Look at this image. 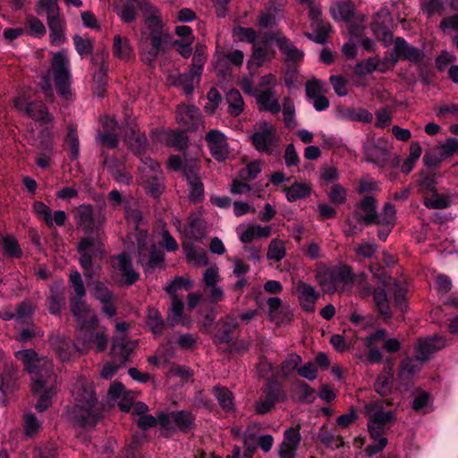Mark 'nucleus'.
<instances>
[{"label": "nucleus", "mask_w": 458, "mask_h": 458, "mask_svg": "<svg viewBox=\"0 0 458 458\" xmlns=\"http://www.w3.org/2000/svg\"><path fill=\"white\" fill-rule=\"evenodd\" d=\"M125 219L132 224L135 229H138L142 221V212L138 207L136 202L130 203L125 201L123 203Z\"/></svg>", "instance_id": "bf43d9fd"}, {"label": "nucleus", "mask_w": 458, "mask_h": 458, "mask_svg": "<svg viewBox=\"0 0 458 458\" xmlns=\"http://www.w3.org/2000/svg\"><path fill=\"white\" fill-rule=\"evenodd\" d=\"M367 412V428L369 437L386 435L396 420L392 411H385L381 401H372L365 403Z\"/></svg>", "instance_id": "39448f33"}, {"label": "nucleus", "mask_w": 458, "mask_h": 458, "mask_svg": "<svg viewBox=\"0 0 458 458\" xmlns=\"http://www.w3.org/2000/svg\"><path fill=\"white\" fill-rule=\"evenodd\" d=\"M138 346L137 341H132L126 335L113 339L110 351L111 360L115 364L124 367L130 361V356Z\"/></svg>", "instance_id": "f3484780"}, {"label": "nucleus", "mask_w": 458, "mask_h": 458, "mask_svg": "<svg viewBox=\"0 0 458 458\" xmlns=\"http://www.w3.org/2000/svg\"><path fill=\"white\" fill-rule=\"evenodd\" d=\"M377 199L373 195H365L354 205L353 218L360 225H374L377 218Z\"/></svg>", "instance_id": "4468645a"}, {"label": "nucleus", "mask_w": 458, "mask_h": 458, "mask_svg": "<svg viewBox=\"0 0 458 458\" xmlns=\"http://www.w3.org/2000/svg\"><path fill=\"white\" fill-rule=\"evenodd\" d=\"M286 199L289 202L307 198L310 194V187L306 182H294L290 187H285Z\"/></svg>", "instance_id": "3c124183"}, {"label": "nucleus", "mask_w": 458, "mask_h": 458, "mask_svg": "<svg viewBox=\"0 0 458 458\" xmlns=\"http://www.w3.org/2000/svg\"><path fill=\"white\" fill-rule=\"evenodd\" d=\"M373 300L375 305L377 307L378 315L384 319H390L393 316V311L391 310L387 293L382 287H377L374 289L372 293Z\"/></svg>", "instance_id": "c9c22d12"}, {"label": "nucleus", "mask_w": 458, "mask_h": 458, "mask_svg": "<svg viewBox=\"0 0 458 458\" xmlns=\"http://www.w3.org/2000/svg\"><path fill=\"white\" fill-rule=\"evenodd\" d=\"M112 267L119 272L125 285H132L140 279V274L134 269L131 258L127 252L113 256Z\"/></svg>", "instance_id": "a211bd4d"}, {"label": "nucleus", "mask_w": 458, "mask_h": 458, "mask_svg": "<svg viewBox=\"0 0 458 458\" xmlns=\"http://www.w3.org/2000/svg\"><path fill=\"white\" fill-rule=\"evenodd\" d=\"M388 292L394 297L395 306L402 312L407 310V290L398 282H394L388 289Z\"/></svg>", "instance_id": "6e6d98bb"}, {"label": "nucleus", "mask_w": 458, "mask_h": 458, "mask_svg": "<svg viewBox=\"0 0 458 458\" xmlns=\"http://www.w3.org/2000/svg\"><path fill=\"white\" fill-rule=\"evenodd\" d=\"M436 171H420L419 174V179L417 181L418 191L422 194H428L429 192L437 190L436 184Z\"/></svg>", "instance_id": "09e8293b"}, {"label": "nucleus", "mask_w": 458, "mask_h": 458, "mask_svg": "<svg viewBox=\"0 0 458 458\" xmlns=\"http://www.w3.org/2000/svg\"><path fill=\"white\" fill-rule=\"evenodd\" d=\"M301 361L302 359L299 354L290 353L280 365L281 375L284 377H288L294 370L298 371Z\"/></svg>", "instance_id": "0e129e2a"}, {"label": "nucleus", "mask_w": 458, "mask_h": 458, "mask_svg": "<svg viewBox=\"0 0 458 458\" xmlns=\"http://www.w3.org/2000/svg\"><path fill=\"white\" fill-rule=\"evenodd\" d=\"M176 121L186 131H194L199 129L200 114L194 106H180L176 110Z\"/></svg>", "instance_id": "412c9836"}, {"label": "nucleus", "mask_w": 458, "mask_h": 458, "mask_svg": "<svg viewBox=\"0 0 458 458\" xmlns=\"http://www.w3.org/2000/svg\"><path fill=\"white\" fill-rule=\"evenodd\" d=\"M240 331V322L238 318L228 313L220 318L214 326V331L211 335L215 345L232 344L235 338V334Z\"/></svg>", "instance_id": "9b49d317"}, {"label": "nucleus", "mask_w": 458, "mask_h": 458, "mask_svg": "<svg viewBox=\"0 0 458 458\" xmlns=\"http://www.w3.org/2000/svg\"><path fill=\"white\" fill-rule=\"evenodd\" d=\"M117 127L118 124L114 119L107 118L103 123V131H98L96 136L97 142L111 149L116 148L119 145Z\"/></svg>", "instance_id": "cd10ccee"}, {"label": "nucleus", "mask_w": 458, "mask_h": 458, "mask_svg": "<svg viewBox=\"0 0 458 458\" xmlns=\"http://www.w3.org/2000/svg\"><path fill=\"white\" fill-rule=\"evenodd\" d=\"M188 221V226L184 229L186 236L194 241H201L206 235L205 221L201 216L191 213Z\"/></svg>", "instance_id": "72a5a7b5"}, {"label": "nucleus", "mask_w": 458, "mask_h": 458, "mask_svg": "<svg viewBox=\"0 0 458 458\" xmlns=\"http://www.w3.org/2000/svg\"><path fill=\"white\" fill-rule=\"evenodd\" d=\"M296 290L301 309L306 312H313L315 303L320 296L319 293L316 291L314 286L302 281L298 283Z\"/></svg>", "instance_id": "c756f323"}, {"label": "nucleus", "mask_w": 458, "mask_h": 458, "mask_svg": "<svg viewBox=\"0 0 458 458\" xmlns=\"http://www.w3.org/2000/svg\"><path fill=\"white\" fill-rule=\"evenodd\" d=\"M0 242L3 247L4 254L11 259H21L23 255V251L16 240L13 235L3 236L0 239Z\"/></svg>", "instance_id": "8fccbe9b"}, {"label": "nucleus", "mask_w": 458, "mask_h": 458, "mask_svg": "<svg viewBox=\"0 0 458 458\" xmlns=\"http://www.w3.org/2000/svg\"><path fill=\"white\" fill-rule=\"evenodd\" d=\"M158 422L161 429L165 431L163 436L166 437L175 431L188 434L196 428L195 416L191 412L183 410L169 413L159 412Z\"/></svg>", "instance_id": "0eeeda50"}, {"label": "nucleus", "mask_w": 458, "mask_h": 458, "mask_svg": "<svg viewBox=\"0 0 458 458\" xmlns=\"http://www.w3.org/2000/svg\"><path fill=\"white\" fill-rule=\"evenodd\" d=\"M396 51L401 54L402 60L419 64L424 59V52L410 44L401 37L395 38Z\"/></svg>", "instance_id": "2f4dec72"}, {"label": "nucleus", "mask_w": 458, "mask_h": 458, "mask_svg": "<svg viewBox=\"0 0 458 458\" xmlns=\"http://www.w3.org/2000/svg\"><path fill=\"white\" fill-rule=\"evenodd\" d=\"M165 262V254L157 246L150 244L149 251L147 253V260L144 264H140L146 272H152L156 268H162Z\"/></svg>", "instance_id": "37998d69"}, {"label": "nucleus", "mask_w": 458, "mask_h": 458, "mask_svg": "<svg viewBox=\"0 0 458 458\" xmlns=\"http://www.w3.org/2000/svg\"><path fill=\"white\" fill-rule=\"evenodd\" d=\"M392 18L386 8H381L374 16L370 24L373 34L377 39L381 41L385 47L393 43V33L390 30Z\"/></svg>", "instance_id": "2eb2a0df"}, {"label": "nucleus", "mask_w": 458, "mask_h": 458, "mask_svg": "<svg viewBox=\"0 0 458 458\" xmlns=\"http://www.w3.org/2000/svg\"><path fill=\"white\" fill-rule=\"evenodd\" d=\"M389 145L384 138L369 140L363 145V152L368 162L384 167L389 155Z\"/></svg>", "instance_id": "dca6fc26"}, {"label": "nucleus", "mask_w": 458, "mask_h": 458, "mask_svg": "<svg viewBox=\"0 0 458 458\" xmlns=\"http://www.w3.org/2000/svg\"><path fill=\"white\" fill-rule=\"evenodd\" d=\"M51 71L57 94L64 99L69 100L72 95L71 89L72 75L70 63L64 51L54 54L51 62Z\"/></svg>", "instance_id": "423d86ee"}, {"label": "nucleus", "mask_w": 458, "mask_h": 458, "mask_svg": "<svg viewBox=\"0 0 458 458\" xmlns=\"http://www.w3.org/2000/svg\"><path fill=\"white\" fill-rule=\"evenodd\" d=\"M445 341L442 337H428L424 339H419L415 346L417 354L422 360H428L430 356L444 348Z\"/></svg>", "instance_id": "7c9ffc66"}, {"label": "nucleus", "mask_w": 458, "mask_h": 458, "mask_svg": "<svg viewBox=\"0 0 458 458\" xmlns=\"http://www.w3.org/2000/svg\"><path fill=\"white\" fill-rule=\"evenodd\" d=\"M101 156L104 157L103 165L108 169L118 183L130 185L132 182V175L127 171L123 162L118 160L115 157H109L105 150L101 151Z\"/></svg>", "instance_id": "aec40b11"}, {"label": "nucleus", "mask_w": 458, "mask_h": 458, "mask_svg": "<svg viewBox=\"0 0 458 458\" xmlns=\"http://www.w3.org/2000/svg\"><path fill=\"white\" fill-rule=\"evenodd\" d=\"M65 288L62 283L50 286L46 307L51 315L59 316L65 307Z\"/></svg>", "instance_id": "b1692460"}, {"label": "nucleus", "mask_w": 458, "mask_h": 458, "mask_svg": "<svg viewBox=\"0 0 458 458\" xmlns=\"http://www.w3.org/2000/svg\"><path fill=\"white\" fill-rule=\"evenodd\" d=\"M262 394L255 403V412L265 415L272 411L275 405L286 399L283 385L276 379H267L261 389Z\"/></svg>", "instance_id": "1a4fd4ad"}, {"label": "nucleus", "mask_w": 458, "mask_h": 458, "mask_svg": "<svg viewBox=\"0 0 458 458\" xmlns=\"http://www.w3.org/2000/svg\"><path fill=\"white\" fill-rule=\"evenodd\" d=\"M158 140L168 148L182 151L187 148L189 137L185 131L164 130L160 131Z\"/></svg>", "instance_id": "393cba45"}, {"label": "nucleus", "mask_w": 458, "mask_h": 458, "mask_svg": "<svg viewBox=\"0 0 458 458\" xmlns=\"http://www.w3.org/2000/svg\"><path fill=\"white\" fill-rule=\"evenodd\" d=\"M139 180L146 193L152 198H158L165 190L164 176L162 171H156L153 174L140 175Z\"/></svg>", "instance_id": "c85d7f7f"}, {"label": "nucleus", "mask_w": 458, "mask_h": 458, "mask_svg": "<svg viewBox=\"0 0 458 458\" xmlns=\"http://www.w3.org/2000/svg\"><path fill=\"white\" fill-rule=\"evenodd\" d=\"M253 148L259 153L272 155L278 148V136L274 125L264 121L259 123L258 130L250 136Z\"/></svg>", "instance_id": "9d476101"}, {"label": "nucleus", "mask_w": 458, "mask_h": 458, "mask_svg": "<svg viewBox=\"0 0 458 458\" xmlns=\"http://www.w3.org/2000/svg\"><path fill=\"white\" fill-rule=\"evenodd\" d=\"M275 96L276 91L272 89H256L253 93L259 110L270 112L273 114L281 111V105Z\"/></svg>", "instance_id": "a878e982"}, {"label": "nucleus", "mask_w": 458, "mask_h": 458, "mask_svg": "<svg viewBox=\"0 0 458 458\" xmlns=\"http://www.w3.org/2000/svg\"><path fill=\"white\" fill-rule=\"evenodd\" d=\"M73 44L77 53L81 56L91 55L94 49L93 40L89 38H82L80 35L73 36Z\"/></svg>", "instance_id": "774afa93"}, {"label": "nucleus", "mask_w": 458, "mask_h": 458, "mask_svg": "<svg viewBox=\"0 0 458 458\" xmlns=\"http://www.w3.org/2000/svg\"><path fill=\"white\" fill-rule=\"evenodd\" d=\"M70 307L71 312L80 324V327L82 326V322L88 321L91 315H95L93 312H91L89 306L85 301V298L71 297Z\"/></svg>", "instance_id": "4c0bfd02"}, {"label": "nucleus", "mask_w": 458, "mask_h": 458, "mask_svg": "<svg viewBox=\"0 0 458 458\" xmlns=\"http://www.w3.org/2000/svg\"><path fill=\"white\" fill-rule=\"evenodd\" d=\"M16 378L17 369L13 365L6 366L1 376L0 389L4 393L7 391H12L14 388Z\"/></svg>", "instance_id": "69168bd1"}, {"label": "nucleus", "mask_w": 458, "mask_h": 458, "mask_svg": "<svg viewBox=\"0 0 458 458\" xmlns=\"http://www.w3.org/2000/svg\"><path fill=\"white\" fill-rule=\"evenodd\" d=\"M293 385L298 391L296 397L298 402L311 403L315 401V389L309 384L301 380H297Z\"/></svg>", "instance_id": "052dcab7"}, {"label": "nucleus", "mask_w": 458, "mask_h": 458, "mask_svg": "<svg viewBox=\"0 0 458 458\" xmlns=\"http://www.w3.org/2000/svg\"><path fill=\"white\" fill-rule=\"evenodd\" d=\"M189 187L188 199L190 202L197 204L204 199V184L201 178L187 182Z\"/></svg>", "instance_id": "680f3d73"}, {"label": "nucleus", "mask_w": 458, "mask_h": 458, "mask_svg": "<svg viewBox=\"0 0 458 458\" xmlns=\"http://www.w3.org/2000/svg\"><path fill=\"white\" fill-rule=\"evenodd\" d=\"M15 358L21 360L32 381V392L40 393L44 388L53 387L55 375L53 364L46 358L38 357L33 349L15 352Z\"/></svg>", "instance_id": "20e7f679"}, {"label": "nucleus", "mask_w": 458, "mask_h": 458, "mask_svg": "<svg viewBox=\"0 0 458 458\" xmlns=\"http://www.w3.org/2000/svg\"><path fill=\"white\" fill-rule=\"evenodd\" d=\"M15 106L18 109L23 110L25 114L37 122L50 123L53 116L49 114L47 106L40 100L23 103L17 101Z\"/></svg>", "instance_id": "4be33fe9"}, {"label": "nucleus", "mask_w": 458, "mask_h": 458, "mask_svg": "<svg viewBox=\"0 0 458 458\" xmlns=\"http://www.w3.org/2000/svg\"><path fill=\"white\" fill-rule=\"evenodd\" d=\"M49 28V39L52 45L60 46L66 40L65 38V21L60 17L47 20Z\"/></svg>", "instance_id": "58836bf2"}, {"label": "nucleus", "mask_w": 458, "mask_h": 458, "mask_svg": "<svg viewBox=\"0 0 458 458\" xmlns=\"http://www.w3.org/2000/svg\"><path fill=\"white\" fill-rule=\"evenodd\" d=\"M228 104V114L231 116H239L244 109V101L241 92L236 89H232L226 93L225 97Z\"/></svg>", "instance_id": "a18cd8bd"}, {"label": "nucleus", "mask_w": 458, "mask_h": 458, "mask_svg": "<svg viewBox=\"0 0 458 458\" xmlns=\"http://www.w3.org/2000/svg\"><path fill=\"white\" fill-rule=\"evenodd\" d=\"M98 319L97 315H91L88 321L80 327V340L85 350L95 348L96 352H102L107 347L108 338L106 329L97 330Z\"/></svg>", "instance_id": "6e6552de"}, {"label": "nucleus", "mask_w": 458, "mask_h": 458, "mask_svg": "<svg viewBox=\"0 0 458 458\" xmlns=\"http://www.w3.org/2000/svg\"><path fill=\"white\" fill-rule=\"evenodd\" d=\"M424 362L425 360H422L418 354L404 358L400 363V376L407 377L414 376L421 369Z\"/></svg>", "instance_id": "49530a36"}, {"label": "nucleus", "mask_w": 458, "mask_h": 458, "mask_svg": "<svg viewBox=\"0 0 458 458\" xmlns=\"http://www.w3.org/2000/svg\"><path fill=\"white\" fill-rule=\"evenodd\" d=\"M277 47L280 52L285 55V61L287 62L298 63L304 57V53L298 49L285 36H279Z\"/></svg>", "instance_id": "e433bc0d"}, {"label": "nucleus", "mask_w": 458, "mask_h": 458, "mask_svg": "<svg viewBox=\"0 0 458 458\" xmlns=\"http://www.w3.org/2000/svg\"><path fill=\"white\" fill-rule=\"evenodd\" d=\"M32 209L38 219L45 223L48 228L55 225L62 227L68 218L64 210H56L52 214L51 208L42 201H35Z\"/></svg>", "instance_id": "6ab92c4d"}, {"label": "nucleus", "mask_w": 458, "mask_h": 458, "mask_svg": "<svg viewBox=\"0 0 458 458\" xmlns=\"http://www.w3.org/2000/svg\"><path fill=\"white\" fill-rule=\"evenodd\" d=\"M354 4L352 1L341 2L332 11L333 17L335 20H343L347 22L354 16Z\"/></svg>", "instance_id": "13d9d810"}, {"label": "nucleus", "mask_w": 458, "mask_h": 458, "mask_svg": "<svg viewBox=\"0 0 458 458\" xmlns=\"http://www.w3.org/2000/svg\"><path fill=\"white\" fill-rule=\"evenodd\" d=\"M274 51L270 50V47H267L257 41L252 45L251 55L248 61V67H261L267 60L271 59L270 54L274 55Z\"/></svg>", "instance_id": "ea45409f"}, {"label": "nucleus", "mask_w": 458, "mask_h": 458, "mask_svg": "<svg viewBox=\"0 0 458 458\" xmlns=\"http://www.w3.org/2000/svg\"><path fill=\"white\" fill-rule=\"evenodd\" d=\"M271 233V227L268 225H250L240 233V240L243 243H250L256 238H267Z\"/></svg>", "instance_id": "79ce46f5"}, {"label": "nucleus", "mask_w": 458, "mask_h": 458, "mask_svg": "<svg viewBox=\"0 0 458 458\" xmlns=\"http://www.w3.org/2000/svg\"><path fill=\"white\" fill-rule=\"evenodd\" d=\"M243 59L244 55L242 50L236 49L228 53H221L216 61V69L220 73L229 69V64L239 67L242 64Z\"/></svg>", "instance_id": "f704fd0d"}, {"label": "nucleus", "mask_w": 458, "mask_h": 458, "mask_svg": "<svg viewBox=\"0 0 458 458\" xmlns=\"http://www.w3.org/2000/svg\"><path fill=\"white\" fill-rule=\"evenodd\" d=\"M212 394L216 398L219 405L225 411H233L234 409L233 405V393L225 386H215L212 389Z\"/></svg>", "instance_id": "603ef678"}, {"label": "nucleus", "mask_w": 458, "mask_h": 458, "mask_svg": "<svg viewBox=\"0 0 458 458\" xmlns=\"http://www.w3.org/2000/svg\"><path fill=\"white\" fill-rule=\"evenodd\" d=\"M52 348L62 361H68L76 352H81L76 344L69 337L59 335L49 339Z\"/></svg>", "instance_id": "5701e85b"}, {"label": "nucleus", "mask_w": 458, "mask_h": 458, "mask_svg": "<svg viewBox=\"0 0 458 458\" xmlns=\"http://www.w3.org/2000/svg\"><path fill=\"white\" fill-rule=\"evenodd\" d=\"M114 56L122 60H127L132 54L130 40L120 35H115L113 42Z\"/></svg>", "instance_id": "de8ad7c7"}, {"label": "nucleus", "mask_w": 458, "mask_h": 458, "mask_svg": "<svg viewBox=\"0 0 458 458\" xmlns=\"http://www.w3.org/2000/svg\"><path fill=\"white\" fill-rule=\"evenodd\" d=\"M204 140L211 157L216 161L224 162L229 157L231 149L228 139L224 132L217 129H211L206 133Z\"/></svg>", "instance_id": "f8f14e48"}, {"label": "nucleus", "mask_w": 458, "mask_h": 458, "mask_svg": "<svg viewBox=\"0 0 458 458\" xmlns=\"http://www.w3.org/2000/svg\"><path fill=\"white\" fill-rule=\"evenodd\" d=\"M422 148L418 142H412L410 146L409 157L403 162L401 171L406 174H410L416 162L421 156Z\"/></svg>", "instance_id": "4d7b16f0"}, {"label": "nucleus", "mask_w": 458, "mask_h": 458, "mask_svg": "<svg viewBox=\"0 0 458 458\" xmlns=\"http://www.w3.org/2000/svg\"><path fill=\"white\" fill-rule=\"evenodd\" d=\"M423 204L431 209H444L451 206L452 200L447 194H439L437 190L424 196Z\"/></svg>", "instance_id": "c03bdc74"}, {"label": "nucleus", "mask_w": 458, "mask_h": 458, "mask_svg": "<svg viewBox=\"0 0 458 458\" xmlns=\"http://www.w3.org/2000/svg\"><path fill=\"white\" fill-rule=\"evenodd\" d=\"M200 76H197L192 71L182 73L178 76L175 84L181 86L186 95H191L194 90L195 81L199 82Z\"/></svg>", "instance_id": "e2e57ef3"}, {"label": "nucleus", "mask_w": 458, "mask_h": 458, "mask_svg": "<svg viewBox=\"0 0 458 458\" xmlns=\"http://www.w3.org/2000/svg\"><path fill=\"white\" fill-rule=\"evenodd\" d=\"M72 394L79 412L74 415V423L83 428L95 427L101 418L93 384L84 377L77 378Z\"/></svg>", "instance_id": "f03ea898"}, {"label": "nucleus", "mask_w": 458, "mask_h": 458, "mask_svg": "<svg viewBox=\"0 0 458 458\" xmlns=\"http://www.w3.org/2000/svg\"><path fill=\"white\" fill-rule=\"evenodd\" d=\"M184 304L179 297L172 299L171 305L166 314V323L169 327H174L181 325L190 327L191 326V318L183 315Z\"/></svg>", "instance_id": "bb28decb"}, {"label": "nucleus", "mask_w": 458, "mask_h": 458, "mask_svg": "<svg viewBox=\"0 0 458 458\" xmlns=\"http://www.w3.org/2000/svg\"><path fill=\"white\" fill-rule=\"evenodd\" d=\"M316 281L326 293L331 294L335 293L337 290L335 277H334L332 269H324L317 272Z\"/></svg>", "instance_id": "864d4df0"}, {"label": "nucleus", "mask_w": 458, "mask_h": 458, "mask_svg": "<svg viewBox=\"0 0 458 458\" xmlns=\"http://www.w3.org/2000/svg\"><path fill=\"white\" fill-rule=\"evenodd\" d=\"M78 228L81 229L85 236L81 238L77 246L80 254L79 263L83 269L85 277H92L93 259L97 257L102 259L105 254V246L98 237H91L94 232V215L91 205H81L74 216Z\"/></svg>", "instance_id": "f257e3e1"}, {"label": "nucleus", "mask_w": 458, "mask_h": 458, "mask_svg": "<svg viewBox=\"0 0 458 458\" xmlns=\"http://www.w3.org/2000/svg\"><path fill=\"white\" fill-rule=\"evenodd\" d=\"M309 18L313 32H304V36L315 43L326 44L332 32V26L328 21L323 20L322 9H314L311 13H309Z\"/></svg>", "instance_id": "ddd939ff"}, {"label": "nucleus", "mask_w": 458, "mask_h": 458, "mask_svg": "<svg viewBox=\"0 0 458 458\" xmlns=\"http://www.w3.org/2000/svg\"><path fill=\"white\" fill-rule=\"evenodd\" d=\"M124 143L135 155L141 156L146 152L148 140L145 133L131 128L130 133L124 137Z\"/></svg>", "instance_id": "473e14b6"}, {"label": "nucleus", "mask_w": 458, "mask_h": 458, "mask_svg": "<svg viewBox=\"0 0 458 458\" xmlns=\"http://www.w3.org/2000/svg\"><path fill=\"white\" fill-rule=\"evenodd\" d=\"M146 325L155 335H163L165 329V322L159 310L155 307H148L146 317Z\"/></svg>", "instance_id": "a19ab883"}, {"label": "nucleus", "mask_w": 458, "mask_h": 458, "mask_svg": "<svg viewBox=\"0 0 458 458\" xmlns=\"http://www.w3.org/2000/svg\"><path fill=\"white\" fill-rule=\"evenodd\" d=\"M286 255L284 243L282 240L274 239L270 242L267 257L269 260L280 261Z\"/></svg>", "instance_id": "338daca9"}, {"label": "nucleus", "mask_w": 458, "mask_h": 458, "mask_svg": "<svg viewBox=\"0 0 458 458\" xmlns=\"http://www.w3.org/2000/svg\"><path fill=\"white\" fill-rule=\"evenodd\" d=\"M328 92L327 83L319 79L313 78L305 84V94L309 100Z\"/></svg>", "instance_id": "5fc2aeb1"}, {"label": "nucleus", "mask_w": 458, "mask_h": 458, "mask_svg": "<svg viewBox=\"0 0 458 458\" xmlns=\"http://www.w3.org/2000/svg\"><path fill=\"white\" fill-rule=\"evenodd\" d=\"M147 32H143L140 44V56L143 63L151 65L158 55L166 52L171 35L164 28L161 18L150 15L145 19Z\"/></svg>", "instance_id": "7ed1b4c3"}]
</instances>
